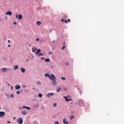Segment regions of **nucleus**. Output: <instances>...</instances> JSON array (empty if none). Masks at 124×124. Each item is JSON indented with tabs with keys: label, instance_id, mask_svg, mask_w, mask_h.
I'll list each match as a JSON object with an SVG mask.
<instances>
[{
	"label": "nucleus",
	"instance_id": "de8ad7c7",
	"mask_svg": "<svg viewBox=\"0 0 124 124\" xmlns=\"http://www.w3.org/2000/svg\"><path fill=\"white\" fill-rule=\"evenodd\" d=\"M10 41H11L10 40H8V42L9 43V42H10Z\"/></svg>",
	"mask_w": 124,
	"mask_h": 124
},
{
	"label": "nucleus",
	"instance_id": "37998d69",
	"mask_svg": "<svg viewBox=\"0 0 124 124\" xmlns=\"http://www.w3.org/2000/svg\"><path fill=\"white\" fill-rule=\"evenodd\" d=\"M64 23H67V20H65V21H64Z\"/></svg>",
	"mask_w": 124,
	"mask_h": 124
},
{
	"label": "nucleus",
	"instance_id": "bf43d9fd",
	"mask_svg": "<svg viewBox=\"0 0 124 124\" xmlns=\"http://www.w3.org/2000/svg\"><path fill=\"white\" fill-rule=\"evenodd\" d=\"M0 109H1V107H0Z\"/></svg>",
	"mask_w": 124,
	"mask_h": 124
},
{
	"label": "nucleus",
	"instance_id": "8fccbe9b",
	"mask_svg": "<svg viewBox=\"0 0 124 124\" xmlns=\"http://www.w3.org/2000/svg\"><path fill=\"white\" fill-rule=\"evenodd\" d=\"M26 62H29V59H27L26 60Z\"/></svg>",
	"mask_w": 124,
	"mask_h": 124
},
{
	"label": "nucleus",
	"instance_id": "6e6d98bb",
	"mask_svg": "<svg viewBox=\"0 0 124 124\" xmlns=\"http://www.w3.org/2000/svg\"><path fill=\"white\" fill-rule=\"evenodd\" d=\"M29 46H30V47H31V45H30Z\"/></svg>",
	"mask_w": 124,
	"mask_h": 124
},
{
	"label": "nucleus",
	"instance_id": "bb28decb",
	"mask_svg": "<svg viewBox=\"0 0 124 124\" xmlns=\"http://www.w3.org/2000/svg\"><path fill=\"white\" fill-rule=\"evenodd\" d=\"M38 96H39V97H42V96H43V95H42V94L39 93L38 94Z\"/></svg>",
	"mask_w": 124,
	"mask_h": 124
},
{
	"label": "nucleus",
	"instance_id": "7c9ffc66",
	"mask_svg": "<svg viewBox=\"0 0 124 124\" xmlns=\"http://www.w3.org/2000/svg\"><path fill=\"white\" fill-rule=\"evenodd\" d=\"M54 124H59V121H55Z\"/></svg>",
	"mask_w": 124,
	"mask_h": 124
},
{
	"label": "nucleus",
	"instance_id": "0eeeda50",
	"mask_svg": "<svg viewBox=\"0 0 124 124\" xmlns=\"http://www.w3.org/2000/svg\"><path fill=\"white\" fill-rule=\"evenodd\" d=\"M15 89L16 90H20V89H21V86H20L19 84H16L15 86Z\"/></svg>",
	"mask_w": 124,
	"mask_h": 124
},
{
	"label": "nucleus",
	"instance_id": "a211bd4d",
	"mask_svg": "<svg viewBox=\"0 0 124 124\" xmlns=\"http://www.w3.org/2000/svg\"><path fill=\"white\" fill-rule=\"evenodd\" d=\"M18 65L14 66V70H16V69H18Z\"/></svg>",
	"mask_w": 124,
	"mask_h": 124
},
{
	"label": "nucleus",
	"instance_id": "473e14b6",
	"mask_svg": "<svg viewBox=\"0 0 124 124\" xmlns=\"http://www.w3.org/2000/svg\"><path fill=\"white\" fill-rule=\"evenodd\" d=\"M53 106H54V107H56V106H57V103H54V104H53Z\"/></svg>",
	"mask_w": 124,
	"mask_h": 124
},
{
	"label": "nucleus",
	"instance_id": "864d4df0",
	"mask_svg": "<svg viewBox=\"0 0 124 124\" xmlns=\"http://www.w3.org/2000/svg\"><path fill=\"white\" fill-rule=\"evenodd\" d=\"M16 117H14V120H16Z\"/></svg>",
	"mask_w": 124,
	"mask_h": 124
},
{
	"label": "nucleus",
	"instance_id": "72a5a7b5",
	"mask_svg": "<svg viewBox=\"0 0 124 124\" xmlns=\"http://www.w3.org/2000/svg\"><path fill=\"white\" fill-rule=\"evenodd\" d=\"M11 96L12 97V98H13V97H14V94H11Z\"/></svg>",
	"mask_w": 124,
	"mask_h": 124
},
{
	"label": "nucleus",
	"instance_id": "a18cd8bd",
	"mask_svg": "<svg viewBox=\"0 0 124 124\" xmlns=\"http://www.w3.org/2000/svg\"><path fill=\"white\" fill-rule=\"evenodd\" d=\"M52 43H55V40H53V41L52 42Z\"/></svg>",
	"mask_w": 124,
	"mask_h": 124
},
{
	"label": "nucleus",
	"instance_id": "9d476101",
	"mask_svg": "<svg viewBox=\"0 0 124 124\" xmlns=\"http://www.w3.org/2000/svg\"><path fill=\"white\" fill-rule=\"evenodd\" d=\"M63 98L65 99L66 101H67V102H68V101H71V99H68L67 97L64 96L63 97Z\"/></svg>",
	"mask_w": 124,
	"mask_h": 124
},
{
	"label": "nucleus",
	"instance_id": "20e7f679",
	"mask_svg": "<svg viewBox=\"0 0 124 124\" xmlns=\"http://www.w3.org/2000/svg\"><path fill=\"white\" fill-rule=\"evenodd\" d=\"M16 19H19V20H22V18H23V16H22V15H18H18H16Z\"/></svg>",
	"mask_w": 124,
	"mask_h": 124
},
{
	"label": "nucleus",
	"instance_id": "9b49d317",
	"mask_svg": "<svg viewBox=\"0 0 124 124\" xmlns=\"http://www.w3.org/2000/svg\"><path fill=\"white\" fill-rule=\"evenodd\" d=\"M1 70L2 71V72H6V71H7V68H2L1 69Z\"/></svg>",
	"mask_w": 124,
	"mask_h": 124
},
{
	"label": "nucleus",
	"instance_id": "dca6fc26",
	"mask_svg": "<svg viewBox=\"0 0 124 124\" xmlns=\"http://www.w3.org/2000/svg\"><path fill=\"white\" fill-rule=\"evenodd\" d=\"M21 72H22V73H25V72L26 71V69H25L24 68H21Z\"/></svg>",
	"mask_w": 124,
	"mask_h": 124
},
{
	"label": "nucleus",
	"instance_id": "603ef678",
	"mask_svg": "<svg viewBox=\"0 0 124 124\" xmlns=\"http://www.w3.org/2000/svg\"><path fill=\"white\" fill-rule=\"evenodd\" d=\"M8 69H9V70H12V69H9V68H8Z\"/></svg>",
	"mask_w": 124,
	"mask_h": 124
},
{
	"label": "nucleus",
	"instance_id": "aec40b11",
	"mask_svg": "<svg viewBox=\"0 0 124 124\" xmlns=\"http://www.w3.org/2000/svg\"><path fill=\"white\" fill-rule=\"evenodd\" d=\"M45 77H48V78H50V75L49 74H48V73H46V74H45Z\"/></svg>",
	"mask_w": 124,
	"mask_h": 124
},
{
	"label": "nucleus",
	"instance_id": "b1692460",
	"mask_svg": "<svg viewBox=\"0 0 124 124\" xmlns=\"http://www.w3.org/2000/svg\"><path fill=\"white\" fill-rule=\"evenodd\" d=\"M65 44V42H63V46L62 47V50H64L65 49V46H64V44Z\"/></svg>",
	"mask_w": 124,
	"mask_h": 124
},
{
	"label": "nucleus",
	"instance_id": "7ed1b4c3",
	"mask_svg": "<svg viewBox=\"0 0 124 124\" xmlns=\"http://www.w3.org/2000/svg\"><path fill=\"white\" fill-rule=\"evenodd\" d=\"M80 106H84L85 104V102L82 99H80L79 101Z\"/></svg>",
	"mask_w": 124,
	"mask_h": 124
},
{
	"label": "nucleus",
	"instance_id": "4be33fe9",
	"mask_svg": "<svg viewBox=\"0 0 124 124\" xmlns=\"http://www.w3.org/2000/svg\"><path fill=\"white\" fill-rule=\"evenodd\" d=\"M45 62H51V60L49 59H46Z\"/></svg>",
	"mask_w": 124,
	"mask_h": 124
},
{
	"label": "nucleus",
	"instance_id": "1a4fd4ad",
	"mask_svg": "<svg viewBox=\"0 0 124 124\" xmlns=\"http://www.w3.org/2000/svg\"><path fill=\"white\" fill-rule=\"evenodd\" d=\"M63 123L64 124H68V121H67V120H66L65 118H63Z\"/></svg>",
	"mask_w": 124,
	"mask_h": 124
},
{
	"label": "nucleus",
	"instance_id": "6ab92c4d",
	"mask_svg": "<svg viewBox=\"0 0 124 124\" xmlns=\"http://www.w3.org/2000/svg\"><path fill=\"white\" fill-rule=\"evenodd\" d=\"M36 83L37 84V85H40V86H41L42 85L41 81H40V80L36 81Z\"/></svg>",
	"mask_w": 124,
	"mask_h": 124
},
{
	"label": "nucleus",
	"instance_id": "052dcab7",
	"mask_svg": "<svg viewBox=\"0 0 124 124\" xmlns=\"http://www.w3.org/2000/svg\"><path fill=\"white\" fill-rule=\"evenodd\" d=\"M52 50H54V48H52Z\"/></svg>",
	"mask_w": 124,
	"mask_h": 124
},
{
	"label": "nucleus",
	"instance_id": "ddd939ff",
	"mask_svg": "<svg viewBox=\"0 0 124 124\" xmlns=\"http://www.w3.org/2000/svg\"><path fill=\"white\" fill-rule=\"evenodd\" d=\"M6 15L11 16V15H12V13H11V11H8V12L6 13Z\"/></svg>",
	"mask_w": 124,
	"mask_h": 124
},
{
	"label": "nucleus",
	"instance_id": "f3484780",
	"mask_svg": "<svg viewBox=\"0 0 124 124\" xmlns=\"http://www.w3.org/2000/svg\"><path fill=\"white\" fill-rule=\"evenodd\" d=\"M21 114H22V115H26V114H27V111H26V110H22V111H21Z\"/></svg>",
	"mask_w": 124,
	"mask_h": 124
},
{
	"label": "nucleus",
	"instance_id": "49530a36",
	"mask_svg": "<svg viewBox=\"0 0 124 124\" xmlns=\"http://www.w3.org/2000/svg\"><path fill=\"white\" fill-rule=\"evenodd\" d=\"M67 21H68V22H70V20L69 19H68L67 20Z\"/></svg>",
	"mask_w": 124,
	"mask_h": 124
},
{
	"label": "nucleus",
	"instance_id": "5701e85b",
	"mask_svg": "<svg viewBox=\"0 0 124 124\" xmlns=\"http://www.w3.org/2000/svg\"><path fill=\"white\" fill-rule=\"evenodd\" d=\"M61 90H62V88L61 87H59L56 90L57 93H60V92H61Z\"/></svg>",
	"mask_w": 124,
	"mask_h": 124
},
{
	"label": "nucleus",
	"instance_id": "f03ea898",
	"mask_svg": "<svg viewBox=\"0 0 124 124\" xmlns=\"http://www.w3.org/2000/svg\"><path fill=\"white\" fill-rule=\"evenodd\" d=\"M17 122L18 123V124H23V119H22V118H19L17 119Z\"/></svg>",
	"mask_w": 124,
	"mask_h": 124
},
{
	"label": "nucleus",
	"instance_id": "423d86ee",
	"mask_svg": "<svg viewBox=\"0 0 124 124\" xmlns=\"http://www.w3.org/2000/svg\"><path fill=\"white\" fill-rule=\"evenodd\" d=\"M54 95V93H47L46 94V97H50V96H53Z\"/></svg>",
	"mask_w": 124,
	"mask_h": 124
},
{
	"label": "nucleus",
	"instance_id": "e433bc0d",
	"mask_svg": "<svg viewBox=\"0 0 124 124\" xmlns=\"http://www.w3.org/2000/svg\"><path fill=\"white\" fill-rule=\"evenodd\" d=\"M39 40V38H37L36 39V41H38Z\"/></svg>",
	"mask_w": 124,
	"mask_h": 124
},
{
	"label": "nucleus",
	"instance_id": "09e8293b",
	"mask_svg": "<svg viewBox=\"0 0 124 124\" xmlns=\"http://www.w3.org/2000/svg\"><path fill=\"white\" fill-rule=\"evenodd\" d=\"M8 46V47H11V46H10V45H9Z\"/></svg>",
	"mask_w": 124,
	"mask_h": 124
},
{
	"label": "nucleus",
	"instance_id": "ea45409f",
	"mask_svg": "<svg viewBox=\"0 0 124 124\" xmlns=\"http://www.w3.org/2000/svg\"><path fill=\"white\" fill-rule=\"evenodd\" d=\"M14 25H17V22H14Z\"/></svg>",
	"mask_w": 124,
	"mask_h": 124
},
{
	"label": "nucleus",
	"instance_id": "c756f323",
	"mask_svg": "<svg viewBox=\"0 0 124 124\" xmlns=\"http://www.w3.org/2000/svg\"><path fill=\"white\" fill-rule=\"evenodd\" d=\"M16 94H20V91H17L16 92Z\"/></svg>",
	"mask_w": 124,
	"mask_h": 124
},
{
	"label": "nucleus",
	"instance_id": "4d7b16f0",
	"mask_svg": "<svg viewBox=\"0 0 124 124\" xmlns=\"http://www.w3.org/2000/svg\"><path fill=\"white\" fill-rule=\"evenodd\" d=\"M6 20H7V17H6Z\"/></svg>",
	"mask_w": 124,
	"mask_h": 124
},
{
	"label": "nucleus",
	"instance_id": "3c124183",
	"mask_svg": "<svg viewBox=\"0 0 124 124\" xmlns=\"http://www.w3.org/2000/svg\"><path fill=\"white\" fill-rule=\"evenodd\" d=\"M32 90H35V88L34 87L32 88Z\"/></svg>",
	"mask_w": 124,
	"mask_h": 124
},
{
	"label": "nucleus",
	"instance_id": "6e6552de",
	"mask_svg": "<svg viewBox=\"0 0 124 124\" xmlns=\"http://www.w3.org/2000/svg\"><path fill=\"white\" fill-rule=\"evenodd\" d=\"M52 84H53V86H56V85H58V84L57 83V80H56V79L53 80Z\"/></svg>",
	"mask_w": 124,
	"mask_h": 124
},
{
	"label": "nucleus",
	"instance_id": "5fc2aeb1",
	"mask_svg": "<svg viewBox=\"0 0 124 124\" xmlns=\"http://www.w3.org/2000/svg\"><path fill=\"white\" fill-rule=\"evenodd\" d=\"M8 86H10V83H8Z\"/></svg>",
	"mask_w": 124,
	"mask_h": 124
},
{
	"label": "nucleus",
	"instance_id": "f8f14e48",
	"mask_svg": "<svg viewBox=\"0 0 124 124\" xmlns=\"http://www.w3.org/2000/svg\"><path fill=\"white\" fill-rule=\"evenodd\" d=\"M22 108H24L25 109H27V110H31V108L30 107H26L25 106H22Z\"/></svg>",
	"mask_w": 124,
	"mask_h": 124
},
{
	"label": "nucleus",
	"instance_id": "79ce46f5",
	"mask_svg": "<svg viewBox=\"0 0 124 124\" xmlns=\"http://www.w3.org/2000/svg\"><path fill=\"white\" fill-rule=\"evenodd\" d=\"M62 22H63V21H64V19H63V18L61 20Z\"/></svg>",
	"mask_w": 124,
	"mask_h": 124
},
{
	"label": "nucleus",
	"instance_id": "a878e982",
	"mask_svg": "<svg viewBox=\"0 0 124 124\" xmlns=\"http://www.w3.org/2000/svg\"><path fill=\"white\" fill-rule=\"evenodd\" d=\"M73 118H74V116L71 115L70 117V120H72V119H73Z\"/></svg>",
	"mask_w": 124,
	"mask_h": 124
},
{
	"label": "nucleus",
	"instance_id": "412c9836",
	"mask_svg": "<svg viewBox=\"0 0 124 124\" xmlns=\"http://www.w3.org/2000/svg\"><path fill=\"white\" fill-rule=\"evenodd\" d=\"M36 50H37V48L35 47L34 48H32V51L33 53H34V52H35V51H36Z\"/></svg>",
	"mask_w": 124,
	"mask_h": 124
},
{
	"label": "nucleus",
	"instance_id": "58836bf2",
	"mask_svg": "<svg viewBox=\"0 0 124 124\" xmlns=\"http://www.w3.org/2000/svg\"><path fill=\"white\" fill-rule=\"evenodd\" d=\"M41 60H45V58H44V57H42V58H41Z\"/></svg>",
	"mask_w": 124,
	"mask_h": 124
},
{
	"label": "nucleus",
	"instance_id": "2eb2a0df",
	"mask_svg": "<svg viewBox=\"0 0 124 124\" xmlns=\"http://www.w3.org/2000/svg\"><path fill=\"white\" fill-rule=\"evenodd\" d=\"M41 52V49H38V50L36 51L35 54H36V55H38V54H39V53H40Z\"/></svg>",
	"mask_w": 124,
	"mask_h": 124
},
{
	"label": "nucleus",
	"instance_id": "13d9d810",
	"mask_svg": "<svg viewBox=\"0 0 124 124\" xmlns=\"http://www.w3.org/2000/svg\"><path fill=\"white\" fill-rule=\"evenodd\" d=\"M26 92H27V93H28V90H26Z\"/></svg>",
	"mask_w": 124,
	"mask_h": 124
},
{
	"label": "nucleus",
	"instance_id": "4468645a",
	"mask_svg": "<svg viewBox=\"0 0 124 124\" xmlns=\"http://www.w3.org/2000/svg\"><path fill=\"white\" fill-rule=\"evenodd\" d=\"M5 96L7 97V99H9V98H10V95L7 93H5Z\"/></svg>",
	"mask_w": 124,
	"mask_h": 124
},
{
	"label": "nucleus",
	"instance_id": "a19ab883",
	"mask_svg": "<svg viewBox=\"0 0 124 124\" xmlns=\"http://www.w3.org/2000/svg\"><path fill=\"white\" fill-rule=\"evenodd\" d=\"M11 90H12V91L13 90V86H11Z\"/></svg>",
	"mask_w": 124,
	"mask_h": 124
},
{
	"label": "nucleus",
	"instance_id": "c85d7f7f",
	"mask_svg": "<svg viewBox=\"0 0 124 124\" xmlns=\"http://www.w3.org/2000/svg\"><path fill=\"white\" fill-rule=\"evenodd\" d=\"M44 55L43 53H40L38 55V57H39V56H43Z\"/></svg>",
	"mask_w": 124,
	"mask_h": 124
},
{
	"label": "nucleus",
	"instance_id": "cd10ccee",
	"mask_svg": "<svg viewBox=\"0 0 124 124\" xmlns=\"http://www.w3.org/2000/svg\"><path fill=\"white\" fill-rule=\"evenodd\" d=\"M22 88H27V85H22Z\"/></svg>",
	"mask_w": 124,
	"mask_h": 124
},
{
	"label": "nucleus",
	"instance_id": "f704fd0d",
	"mask_svg": "<svg viewBox=\"0 0 124 124\" xmlns=\"http://www.w3.org/2000/svg\"><path fill=\"white\" fill-rule=\"evenodd\" d=\"M52 31H54V29H52L50 30L49 31V32H50V33L52 32Z\"/></svg>",
	"mask_w": 124,
	"mask_h": 124
},
{
	"label": "nucleus",
	"instance_id": "c9c22d12",
	"mask_svg": "<svg viewBox=\"0 0 124 124\" xmlns=\"http://www.w3.org/2000/svg\"><path fill=\"white\" fill-rule=\"evenodd\" d=\"M19 110H23V108H22V107H19Z\"/></svg>",
	"mask_w": 124,
	"mask_h": 124
},
{
	"label": "nucleus",
	"instance_id": "c03bdc74",
	"mask_svg": "<svg viewBox=\"0 0 124 124\" xmlns=\"http://www.w3.org/2000/svg\"><path fill=\"white\" fill-rule=\"evenodd\" d=\"M8 124H10L11 123L10 121H7Z\"/></svg>",
	"mask_w": 124,
	"mask_h": 124
},
{
	"label": "nucleus",
	"instance_id": "39448f33",
	"mask_svg": "<svg viewBox=\"0 0 124 124\" xmlns=\"http://www.w3.org/2000/svg\"><path fill=\"white\" fill-rule=\"evenodd\" d=\"M5 115V112L4 111H0V118H3Z\"/></svg>",
	"mask_w": 124,
	"mask_h": 124
},
{
	"label": "nucleus",
	"instance_id": "393cba45",
	"mask_svg": "<svg viewBox=\"0 0 124 124\" xmlns=\"http://www.w3.org/2000/svg\"><path fill=\"white\" fill-rule=\"evenodd\" d=\"M36 24H37L38 26H39L40 25H41V22H40V21H37Z\"/></svg>",
	"mask_w": 124,
	"mask_h": 124
},
{
	"label": "nucleus",
	"instance_id": "f257e3e1",
	"mask_svg": "<svg viewBox=\"0 0 124 124\" xmlns=\"http://www.w3.org/2000/svg\"><path fill=\"white\" fill-rule=\"evenodd\" d=\"M49 79L52 81L53 80H56L57 78H56V76L54 74H51L49 77Z\"/></svg>",
	"mask_w": 124,
	"mask_h": 124
},
{
	"label": "nucleus",
	"instance_id": "4c0bfd02",
	"mask_svg": "<svg viewBox=\"0 0 124 124\" xmlns=\"http://www.w3.org/2000/svg\"><path fill=\"white\" fill-rule=\"evenodd\" d=\"M53 53V52L51 51L50 52H49L48 55H51V54H52Z\"/></svg>",
	"mask_w": 124,
	"mask_h": 124
},
{
	"label": "nucleus",
	"instance_id": "2f4dec72",
	"mask_svg": "<svg viewBox=\"0 0 124 124\" xmlns=\"http://www.w3.org/2000/svg\"><path fill=\"white\" fill-rule=\"evenodd\" d=\"M61 79H62V80H65L66 78H65L62 77Z\"/></svg>",
	"mask_w": 124,
	"mask_h": 124
}]
</instances>
